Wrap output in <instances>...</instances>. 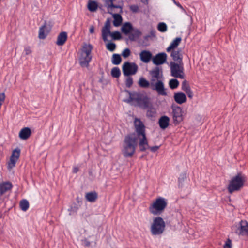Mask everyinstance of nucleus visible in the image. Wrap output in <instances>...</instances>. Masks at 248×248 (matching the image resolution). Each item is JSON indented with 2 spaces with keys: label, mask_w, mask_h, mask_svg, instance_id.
Segmentation results:
<instances>
[{
  "label": "nucleus",
  "mask_w": 248,
  "mask_h": 248,
  "mask_svg": "<svg viewBox=\"0 0 248 248\" xmlns=\"http://www.w3.org/2000/svg\"><path fill=\"white\" fill-rule=\"evenodd\" d=\"M151 76V88L156 91L159 95L166 96L167 95L164 87V84L160 79L163 77L162 71L156 66L149 71Z\"/></svg>",
  "instance_id": "obj_1"
},
{
  "label": "nucleus",
  "mask_w": 248,
  "mask_h": 248,
  "mask_svg": "<svg viewBox=\"0 0 248 248\" xmlns=\"http://www.w3.org/2000/svg\"><path fill=\"white\" fill-rule=\"evenodd\" d=\"M104 5L107 7L109 13L113 15V25L115 27L120 26L122 22V17L119 14H113V12L122 13L123 3L121 0H103Z\"/></svg>",
  "instance_id": "obj_2"
},
{
  "label": "nucleus",
  "mask_w": 248,
  "mask_h": 248,
  "mask_svg": "<svg viewBox=\"0 0 248 248\" xmlns=\"http://www.w3.org/2000/svg\"><path fill=\"white\" fill-rule=\"evenodd\" d=\"M134 126L138 137L140 139L139 146L140 150L145 151L147 148L148 140L145 134V126L143 122L138 118H135L134 120Z\"/></svg>",
  "instance_id": "obj_3"
},
{
  "label": "nucleus",
  "mask_w": 248,
  "mask_h": 248,
  "mask_svg": "<svg viewBox=\"0 0 248 248\" xmlns=\"http://www.w3.org/2000/svg\"><path fill=\"white\" fill-rule=\"evenodd\" d=\"M137 138L135 134L125 136L124 141L122 153L125 157H131L135 152Z\"/></svg>",
  "instance_id": "obj_4"
},
{
  "label": "nucleus",
  "mask_w": 248,
  "mask_h": 248,
  "mask_svg": "<svg viewBox=\"0 0 248 248\" xmlns=\"http://www.w3.org/2000/svg\"><path fill=\"white\" fill-rule=\"evenodd\" d=\"M246 181V176L241 173H238L230 180L228 186L230 193L239 190L244 186Z\"/></svg>",
  "instance_id": "obj_5"
},
{
  "label": "nucleus",
  "mask_w": 248,
  "mask_h": 248,
  "mask_svg": "<svg viewBox=\"0 0 248 248\" xmlns=\"http://www.w3.org/2000/svg\"><path fill=\"white\" fill-rule=\"evenodd\" d=\"M167 205V202L165 198L159 197L150 205L149 207V211L154 215L161 214Z\"/></svg>",
  "instance_id": "obj_6"
},
{
  "label": "nucleus",
  "mask_w": 248,
  "mask_h": 248,
  "mask_svg": "<svg viewBox=\"0 0 248 248\" xmlns=\"http://www.w3.org/2000/svg\"><path fill=\"white\" fill-rule=\"evenodd\" d=\"M93 49L92 46L89 44H84L83 46L81 56L79 58V63L82 67H88L89 62L92 60L91 51Z\"/></svg>",
  "instance_id": "obj_7"
},
{
  "label": "nucleus",
  "mask_w": 248,
  "mask_h": 248,
  "mask_svg": "<svg viewBox=\"0 0 248 248\" xmlns=\"http://www.w3.org/2000/svg\"><path fill=\"white\" fill-rule=\"evenodd\" d=\"M165 228V223L163 218L157 217L153 219L151 226V232L153 235H160L164 232Z\"/></svg>",
  "instance_id": "obj_8"
},
{
  "label": "nucleus",
  "mask_w": 248,
  "mask_h": 248,
  "mask_svg": "<svg viewBox=\"0 0 248 248\" xmlns=\"http://www.w3.org/2000/svg\"><path fill=\"white\" fill-rule=\"evenodd\" d=\"M170 68L171 76L175 78L184 79L185 78L183 62H170Z\"/></svg>",
  "instance_id": "obj_9"
},
{
  "label": "nucleus",
  "mask_w": 248,
  "mask_h": 248,
  "mask_svg": "<svg viewBox=\"0 0 248 248\" xmlns=\"http://www.w3.org/2000/svg\"><path fill=\"white\" fill-rule=\"evenodd\" d=\"M138 69V66L135 62H124L122 67L123 74L125 76H129L135 74Z\"/></svg>",
  "instance_id": "obj_10"
},
{
  "label": "nucleus",
  "mask_w": 248,
  "mask_h": 248,
  "mask_svg": "<svg viewBox=\"0 0 248 248\" xmlns=\"http://www.w3.org/2000/svg\"><path fill=\"white\" fill-rule=\"evenodd\" d=\"M20 151V149L18 148H16L12 151L10 161L8 163V169H11L15 166L16 162L19 158Z\"/></svg>",
  "instance_id": "obj_11"
},
{
  "label": "nucleus",
  "mask_w": 248,
  "mask_h": 248,
  "mask_svg": "<svg viewBox=\"0 0 248 248\" xmlns=\"http://www.w3.org/2000/svg\"><path fill=\"white\" fill-rule=\"evenodd\" d=\"M173 121L175 124H179L183 120L182 109L179 106L172 107Z\"/></svg>",
  "instance_id": "obj_12"
},
{
  "label": "nucleus",
  "mask_w": 248,
  "mask_h": 248,
  "mask_svg": "<svg viewBox=\"0 0 248 248\" xmlns=\"http://www.w3.org/2000/svg\"><path fill=\"white\" fill-rule=\"evenodd\" d=\"M167 55L165 52L157 54L152 59L153 62L156 65H159L165 63L167 61Z\"/></svg>",
  "instance_id": "obj_13"
},
{
  "label": "nucleus",
  "mask_w": 248,
  "mask_h": 248,
  "mask_svg": "<svg viewBox=\"0 0 248 248\" xmlns=\"http://www.w3.org/2000/svg\"><path fill=\"white\" fill-rule=\"evenodd\" d=\"M110 19L108 18L105 23L104 26L102 28L101 30L102 37L103 40L105 42H106L108 41V34L110 33Z\"/></svg>",
  "instance_id": "obj_14"
},
{
  "label": "nucleus",
  "mask_w": 248,
  "mask_h": 248,
  "mask_svg": "<svg viewBox=\"0 0 248 248\" xmlns=\"http://www.w3.org/2000/svg\"><path fill=\"white\" fill-rule=\"evenodd\" d=\"M248 222L246 220H241L238 224V227L235 233L239 235H248Z\"/></svg>",
  "instance_id": "obj_15"
},
{
  "label": "nucleus",
  "mask_w": 248,
  "mask_h": 248,
  "mask_svg": "<svg viewBox=\"0 0 248 248\" xmlns=\"http://www.w3.org/2000/svg\"><path fill=\"white\" fill-rule=\"evenodd\" d=\"M126 92L128 93L129 97L127 100H124V101L129 103L132 101H135L137 103L140 100V97H141L143 95L136 92H131L129 91H126Z\"/></svg>",
  "instance_id": "obj_16"
},
{
  "label": "nucleus",
  "mask_w": 248,
  "mask_h": 248,
  "mask_svg": "<svg viewBox=\"0 0 248 248\" xmlns=\"http://www.w3.org/2000/svg\"><path fill=\"white\" fill-rule=\"evenodd\" d=\"M50 31V27L45 24L43 26H41L39 31L38 37L40 39H45Z\"/></svg>",
  "instance_id": "obj_17"
},
{
  "label": "nucleus",
  "mask_w": 248,
  "mask_h": 248,
  "mask_svg": "<svg viewBox=\"0 0 248 248\" xmlns=\"http://www.w3.org/2000/svg\"><path fill=\"white\" fill-rule=\"evenodd\" d=\"M181 52V49L180 48L177 50H173L171 51L170 56L173 60V62L180 63L183 62V56Z\"/></svg>",
  "instance_id": "obj_18"
},
{
  "label": "nucleus",
  "mask_w": 248,
  "mask_h": 248,
  "mask_svg": "<svg viewBox=\"0 0 248 248\" xmlns=\"http://www.w3.org/2000/svg\"><path fill=\"white\" fill-rule=\"evenodd\" d=\"M140 60L144 63H148L151 60L152 57V53L148 50H142L140 53Z\"/></svg>",
  "instance_id": "obj_19"
},
{
  "label": "nucleus",
  "mask_w": 248,
  "mask_h": 248,
  "mask_svg": "<svg viewBox=\"0 0 248 248\" xmlns=\"http://www.w3.org/2000/svg\"><path fill=\"white\" fill-rule=\"evenodd\" d=\"M174 99L177 103L182 104L186 102V96L184 93L179 92L174 93Z\"/></svg>",
  "instance_id": "obj_20"
},
{
  "label": "nucleus",
  "mask_w": 248,
  "mask_h": 248,
  "mask_svg": "<svg viewBox=\"0 0 248 248\" xmlns=\"http://www.w3.org/2000/svg\"><path fill=\"white\" fill-rule=\"evenodd\" d=\"M170 118L167 116H161L158 120V124L162 129H165L169 125Z\"/></svg>",
  "instance_id": "obj_21"
},
{
  "label": "nucleus",
  "mask_w": 248,
  "mask_h": 248,
  "mask_svg": "<svg viewBox=\"0 0 248 248\" xmlns=\"http://www.w3.org/2000/svg\"><path fill=\"white\" fill-rule=\"evenodd\" d=\"M13 185L10 182H5L0 183V196L12 189Z\"/></svg>",
  "instance_id": "obj_22"
},
{
  "label": "nucleus",
  "mask_w": 248,
  "mask_h": 248,
  "mask_svg": "<svg viewBox=\"0 0 248 248\" xmlns=\"http://www.w3.org/2000/svg\"><path fill=\"white\" fill-rule=\"evenodd\" d=\"M137 103L139 107L143 108H147L149 107V99L147 96L142 95L140 100Z\"/></svg>",
  "instance_id": "obj_23"
},
{
  "label": "nucleus",
  "mask_w": 248,
  "mask_h": 248,
  "mask_svg": "<svg viewBox=\"0 0 248 248\" xmlns=\"http://www.w3.org/2000/svg\"><path fill=\"white\" fill-rule=\"evenodd\" d=\"M31 135V129L28 127H25L22 128L19 133V136L22 140H27L29 138Z\"/></svg>",
  "instance_id": "obj_24"
},
{
  "label": "nucleus",
  "mask_w": 248,
  "mask_h": 248,
  "mask_svg": "<svg viewBox=\"0 0 248 248\" xmlns=\"http://www.w3.org/2000/svg\"><path fill=\"white\" fill-rule=\"evenodd\" d=\"M98 197V194L95 191L88 192L85 195L86 200L90 202H94Z\"/></svg>",
  "instance_id": "obj_25"
},
{
  "label": "nucleus",
  "mask_w": 248,
  "mask_h": 248,
  "mask_svg": "<svg viewBox=\"0 0 248 248\" xmlns=\"http://www.w3.org/2000/svg\"><path fill=\"white\" fill-rule=\"evenodd\" d=\"M138 84L141 88H147L151 87V81H148L143 77H141L139 79Z\"/></svg>",
  "instance_id": "obj_26"
},
{
  "label": "nucleus",
  "mask_w": 248,
  "mask_h": 248,
  "mask_svg": "<svg viewBox=\"0 0 248 248\" xmlns=\"http://www.w3.org/2000/svg\"><path fill=\"white\" fill-rule=\"evenodd\" d=\"M132 30V26L129 22L124 23L122 27L121 30L123 32L127 34Z\"/></svg>",
  "instance_id": "obj_27"
},
{
  "label": "nucleus",
  "mask_w": 248,
  "mask_h": 248,
  "mask_svg": "<svg viewBox=\"0 0 248 248\" xmlns=\"http://www.w3.org/2000/svg\"><path fill=\"white\" fill-rule=\"evenodd\" d=\"M122 61L121 56L118 54H114L112 55L111 62L114 65L119 64Z\"/></svg>",
  "instance_id": "obj_28"
},
{
  "label": "nucleus",
  "mask_w": 248,
  "mask_h": 248,
  "mask_svg": "<svg viewBox=\"0 0 248 248\" xmlns=\"http://www.w3.org/2000/svg\"><path fill=\"white\" fill-rule=\"evenodd\" d=\"M98 7V4L95 1H91L89 2L88 5V8L91 12L95 11Z\"/></svg>",
  "instance_id": "obj_29"
},
{
  "label": "nucleus",
  "mask_w": 248,
  "mask_h": 248,
  "mask_svg": "<svg viewBox=\"0 0 248 248\" xmlns=\"http://www.w3.org/2000/svg\"><path fill=\"white\" fill-rule=\"evenodd\" d=\"M169 85L171 89H175L178 87L179 85V82L177 79L173 78L170 80Z\"/></svg>",
  "instance_id": "obj_30"
},
{
  "label": "nucleus",
  "mask_w": 248,
  "mask_h": 248,
  "mask_svg": "<svg viewBox=\"0 0 248 248\" xmlns=\"http://www.w3.org/2000/svg\"><path fill=\"white\" fill-rule=\"evenodd\" d=\"M20 207L22 211H27L29 207V203L28 201L26 200H23L21 201L20 202Z\"/></svg>",
  "instance_id": "obj_31"
},
{
  "label": "nucleus",
  "mask_w": 248,
  "mask_h": 248,
  "mask_svg": "<svg viewBox=\"0 0 248 248\" xmlns=\"http://www.w3.org/2000/svg\"><path fill=\"white\" fill-rule=\"evenodd\" d=\"M111 74L113 78H118L121 75L120 69L117 67H114L111 69Z\"/></svg>",
  "instance_id": "obj_32"
},
{
  "label": "nucleus",
  "mask_w": 248,
  "mask_h": 248,
  "mask_svg": "<svg viewBox=\"0 0 248 248\" xmlns=\"http://www.w3.org/2000/svg\"><path fill=\"white\" fill-rule=\"evenodd\" d=\"M108 36H110L112 37L113 40H119L121 38V34L120 32L118 31H115L113 32H111L110 31V33L108 34Z\"/></svg>",
  "instance_id": "obj_33"
},
{
  "label": "nucleus",
  "mask_w": 248,
  "mask_h": 248,
  "mask_svg": "<svg viewBox=\"0 0 248 248\" xmlns=\"http://www.w3.org/2000/svg\"><path fill=\"white\" fill-rule=\"evenodd\" d=\"M158 30L161 32H165L167 30V26L164 22H160L157 25Z\"/></svg>",
  "instance_id": "obj_34"
},
{
  "label": "nucleus",
  "mask_w": 248,
  "mask_h": 248,
  "mask_svg": "<svg viewBox=\"0 0 248 248\" xmlns=\"http://www.w3.org/2000/svg\"><path fill=\"white\" fill-rule=\"evenodd\" d=\"M156 36V31L155 29H152L149 34L146 35L144 37V39L145 40H148L149 38H155Z\"/></svg>",
  "instance_id": "obj_35"
},
{
  "label": "nucleus",
  "mask_w": 248,
  "mask_h": 248,
  "mask_svg": "<svg viewBox=\"0 0 248 248\" xmlns=\"http://www.w3.org/2000/svg\"><path fill=\"white\" fill-rule=\"evenodd\" d=\"M116 47V44L113 42H109L106 45L107 49L111 52L114 51Z\"/></svg>",
  "instance_id": "obj_36"
},
{
  "label": "nucleus",
  "mask_w": 248,
  "mask_h": 248,
  "mask_svg": "<svg viewBox=\"0 0 248 248\" xmlns=\"http://www.w3.org/2000/svg\"><path fill=\"white\" fill-rule=\"evenodd\" d=\"M181 41V38L180 37H177L173 40L170 45L172 46L173 48H175L179 45Z\"/></svg>",
  "instance_id": "obj_37"
},
{
  "label": "nucleus",
  "mask_w": 248,
  "mask_h": 248,
  "mask_svg": "<svg viewBox=\"0 0 248 248\" xmlns=\"http://www.w3.org/2000/svg\"><path fill=\"white\" fill-rule=\"evenodd\" d=\"M190 87L186 80H184L182 83V90L185 92L188 90Z\"/></svg>",
  "instance_id": "obj_38"
},
{
  "label": "nucleus",
  "mask_w": 248,
  "mask_h": 248,
  "mask_svg": "<svg viewBox=\"0 0 248 248\" xmlns=\"http://www.w3.org/2000/svg\"><path fill=\"white\" fill-rule=\"evenodd\" d=\"M133 83V78L131 77H128L125 81V85L127 88H130Z\"/></svg>",
  "instance_id": "obj_39"
},
{
  "label": "nucleus",
  "mask_w": 248,
  "mask_h": 248,
  "mask_svg": "<svg viewBox=\"0 0 248 248\" xmlns=\"http://www.w3.org/2000/svg\"><path fill=\"white\" fill-rule=\"evenodd\" d=\"M131 53L130 50L129 48H127L124 50L123 51L122 55L123 57L126 58L130 56Z\"/></svg>",
  "instance_id": "obj_40"
},
{
  "label": "nucleus",
  "mask_w": 248,
  "mask_h": 248,
  "mask_svg": "<svg viewBox=\"0 0 248 248\" xmlns=\"http://www.w3.org/2000/svg\"><path fill=\"white\" fill-rule=\"evenodd\" d=\"M141 32L139 30H137L135 31L134 34H132V35L130 36V39L131 40H133L135 37H139L141 35Z\"/></svg>",
  "instance_id": "obj_41"
},
{
  "label": "nucleus",
  "mask_w": 248,
  "mask_h": 248,
  "mask_svg": "<svg viewBox=\"0 0 248 248\" xmlns=\"http://www.w3.org/2000/svg\"><path fill=\"white\" fill-rule=\"evenodd\" d=\"M130 9L133 13H137L140 11L139 7L137 5H131Z\"/></svg>",
  "instance_id": "obj_42"
},
{
  "label": "nucleus",
  "mask_w": 248,
  "mask_h": 248,
  "mask_svg": "<svg viewBox=\"0 0 248 248\" xmlns=\"http://www.w3.org/2000/svg\"><path fill=\"white\" fill-rule=\"evenodd\" d=\"M223 248H232V241L230 239H228L225 242Z\"/></svg>",
  "instance_id": "obj_43"
},
{
  "label": "nucleus",
  "mask_w": 248,
  "mask_h": 248,
  "mask_svg": "<svg viewBox=\"0 0 248 248\" xmlns=\"http://www.w3.org/2000/svg\"><path fill=\"white\" fill-rule=\"evenodd\" d=\"M57 44L58 45H62V31L60 32L58 35Z\"/></svg>",
  "instance_id": "obj_44"
},
{
  "label": "nucleus",
  "mask_w": 248,
  "mask_h": 248,
  "mask_svg": "<svg viewBox=\"0 0 248 248\" xmlns=\"http://www.w3.org/2000/svg\"><path fill=\"white\" fill-rule=\"evenodd\" d=\"M186 178V173H182L180 174V177L179 178V182H181L182 181H184Z\"/></svg>",
  "instance_id": "obj_45"
},
{
  "label": "nucleus",
  "mask_w": 248,
  "mask_h": 248,
  "mask_svg": "<svg viewBox=\"0 0 248 248\" xmlns=\"http://www.w3.org/2000/svg\"><path fill=\"white\" fill-rule=\"evenodd\" d=\"M148 148H149L151 151L152 152H155L160 147L159 146H155L152 147H149L148 145L147 146Z\"/></svg>",
  "instance_id": "obj_46"
},
{
  "label": "nucleus",
  "mask_w": 248,
  "mask_h": 248,
  "mask_svg": "<svg viewBox=\"0 0 248 248\" xmlns=\"http://www.w3.org/2000/svg\"><path fill=\"white\" fill-rule=\"evenodd\" d=\"M24 51L25 52L26 55H30L31 53V48L29 46H27L24 49Z\"/></svg>",
  "instance_id": "obj_47"
},
{
  "label": "nucleus",
  "mask_w": 248,
  "mask_h": 248,
  "mask_svg": "<svg viewBox=\"0 0 248 248\" xmlns=\"http://www.w3.org/2000/svg\"><path fill=\"white\" fill-rule=\"evenodd\" d=\"M187 94V96L189 98H192L193 97V92L191 91V89H189L188 90L185 92Z\"/></svg>",
  "instance_id": "obj_48"
},
{
  "label": "nucleus",
  "mask_w": 248,
  "mask_h": 248,
  "mask_svg": "<svg viewBox=\"0 0 248 248\" xmlns=\"http://www.w3.org/2000/svg\"><path fill=\"white\" fill-rule=\"evenodd\" d=\"M67 38V33L65 31H63V44L66 41Z\"/></svg>",
  "instance_id": "obj_49"
},
{
  "label": "nucleus",
  "mask_w": 248,
  "mask_h": 248,
  "mask_svg": "<svg viewBox=\"0 0 248 248\" xmlns=\"http://www.w3.org/2000/svg\"><path fill=\"white\" fill-rule=\"evenodd\" d=\"M79 170L78 168V167H75L73 168V172L74 173H77Z\"/></svg>",
  "instance_id": "obj_50"
},
{
  "label": "nucleus",
  "mask_w": 248,
  "mask_h": 248,
  "mask_svg": "<svg viewBox=\"0 0 248 248\" xmlns=\"http://www.w3.org/2000/svg\"><path fill=\"white\" fill-rule=\"evenodd\" d=\"M172 49H174L172 46H171L170 45L166 49V51L167 52H170V50Z\"/></svg>",
  "instance_id": "obj_51"
},
{
  "label": "nucleus",
  "mask_w": 248,
  "mask_h": 248,
  "mask_svg": "<svg viewBox=\"0 0 248 248\" xmlns=\"http://www.w3.org/2000/svg\"><path fill=\"white\" fill-rule=\"evenodd\" d=\"M173 1L178 7L183 9V7L179 3L176 2L174 0H173Z\"/></svg>",
  "instance_id": "obj_52"
},
{
  "label": "nucleus",
  "mask_w": 248,
  "mask_h": 248,
  "mask_svg": "<svg viewBox=\"0 0 248 248\" xmlns=\"http://www.w3.org/2000/svg\"><path fill=\"white\" fill-rule=\"evenodd\" d=\"M89 31L91 33H93L94 32L93 26H92V27H90Z\"/></svg>",
  "instance_id": "obj_53"
},
{
  "label": "nucleus",
  "mask_w": 248,
  "mask_h": 248,
  "mask_svg": "<svg viewBox=\"0 0 248 248\" xmlns=\"http://www.w3.org/2000/svg\"><path fill=\"white\" fill-rule=\"evenodd\" d=\"M141 2L144 4H147L148 3L149 0H140Z\"/></svg>",
  "instance_id": "obj_54"
}]
</instances>
